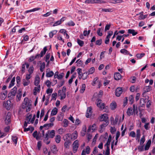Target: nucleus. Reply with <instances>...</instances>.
I'll return each mask as SVG.
<instances>
[{
	"label": "nucleus",
	"mask_w": 155,
	"mask_h": 155,
	"mask_svg": "<svg viewBox=\"0 0 155 155\" xmlns=\"http://www.w3.org/2000/svg\"><path fill=\"white\" fill-rule=\"evenodd\" d=\"M57 33V31L53 30L51 31L49 33V36L50 38H52L54 35H55Z\"/></svg>",
	"instance_id": "nucleus-33"
},
{
	"label": "nucleus",
	"mask_w": 155,
	"mask_h": 155,
	"mask_svg": "<svg viewBox=\"0 0 155 155\" xmlns=\"http://www.w3.org/2000/svg\"><path fill=\"white\" fill-rule=\"evenodd\" d=\"M57 94L56 93H53L52 95V99L51 100H55L56 99V97L57 96Z\"/></svg>",
	"instance_id": "nucleus-53"
},
{
	"label": "nucleus",
	"mask_w": 155,
	"mask_h": 155,
	"mask_svg": "<svg viewBox=\"0 0 155 155\" xmlns=\"http://www.w3.org/2000/svg\"><path fill=\"white\" fill-rule=\"evenodd\" d=\"M120 52L124 54H129V52L127 50L125 49H122L120 50Z\"/></svg>",
	"instance_id": "nucleus-36"
},
{
	"label": "nucleus",
	"mask_w": 155,
	"mask_h": 155,
	"mask_svg": "<svg viewBox=\"0 0 155 155\" xmlns=\"http://www.w3.org/2000/svg\"><path fill=\"white\" fill-rule=\"evenodd\" d=\"M119 77H120V78L122 77L119 73L116 72L114 74V78H118Z\"/></svg>",
	"instance_id": "nucleus-51"
},
{
	"label": "nucleus",
	"mask_w": 155,
	"mask_h": 155,
	"mask_svg": "<svg viewBox=\"0 0 155 155\" xmlns=\"http://www.w3.org/2000/svg\"><path fill=\"white\" fill-rule=\"evenodd\" d=\"M34 71V68L33 66H31L29 68L28 71L29 74H28L26 75V78H30L31 76V74H32L33 72Z\"/></svg>",
	"instance_id": "nucleus-15"
},
{
	"label": "nucleus",
	"mask_w": 155,
	"mask_h": 155,
	"mask_svg": "<svg viewBox=\"0 0 155 155\" xmlns=\"http://www.w3.org/2000/svg\"><path fill=\"white\" fill-rule=\"evenodd\" d=\"M58 94L59 95L61 96V100L65 98L66 97V93L63 92V91L61 90H59L58 91Z\"/></svg>",
	"instance_id": "nucleus-12"
},
{
	"label": "nucleus",
	"mask_w": 155,
	"mask_h": 155,
	"mask_svg": "<svg viewBox=\"0 0 155 155\" xmlns=\"http://www.w3.org/2000/svg\"><path fill=\"white\" fill-rule=\"evenodd\" d=\"M77 71L79 74V75L81 77L83 76L82 73V69L80 68H78L77 69Z\"/></svg>",
	"instance_id": "nucleus-47"
},
{
	"label": "nucleus",
	"mask_w": 155,
	"mask_h": 155,
	"mask_svg": "<svg viewBox=\"0 0 155 155\" xmlns=\"http://www.w3.org/2000/svg\"><path fill=\"white\" fill-rule=\"evenodd\" d=\"M91 128H92V130H93V131H94L96 129V124H94L91 126H91H89L87 130V132H88L91 130Z\"/></svg>",
	"instance_id": "nucleus-22"
},
{
	"label": "nucleus",
	"mask_w": 155,
	"mask_h": 155,
	"mask_svg": "<svg viewBox=\"0 0 155 155\" xmlns=\"http://www.w3.org/2000/svg\"><path fill=\"white\" fill-rule=\"evenodd\" d=\"M4 106L7 110H9L11 107V101L8 100L6 102Z\"/></svg>",
	"instance_id": "nucleus-16"
},
{
	"label": "nucleus",
	"mask_w": 155,
	"mask_h": 155,
	"mask_svg": "<svg viewBox=\"0 0 155 155\" xmlns=\"http://www.w3.org/2000/svg\"><path fill=\"white\" fill-rule=\"evenodd\" d=\"M12 139L13 141L16 144L17 142L18 137L16 136H12Z\"/></svg>",
	"instance_id": "nucleus-39"
},
{
	"label": "nucleus",
	"mask_w": 155,
	"mask_h": 155,
	"mask_svg": "<svg viewBox=\"0 0 155 155\" xmlns=\"http://www.w3.org/2000/svg\"><path fill=\"white\" fill-rule=\"evenodd\" d=\"M128 33L129 34H132V35L134 36L137 34V32H136L134 29H129L128 30Z\"/></svg>",
	"instance_id": "nucleus-25"
},
{
	"label": "nucleus",
	"mask_w": 155,
	"mask_h": 155,
	"mask_svg": "<svg viewBox=\"0 0 155 155\" xmlns=\"http://www.w3.org/2000/svg\"><path fill=\"white\" fill-rule=\"evenodd\" d=\"M87 136L88 141H89L92 137V135L89 133H87Z\"/></svg>",
	"instance_id": "nucleus-63"
},
{
	"label": "nucleus",
	"mask_w": 155,
	"mask_h": 155,
	"mask_svg": "<svg viewBox=\"0 0 155 155\" xmlns=\"http://www.w3.org/2000/svg\"><path fill=\"white\" fill-rule=\"evenodd\" d=\"M86 86L84 84H82L81 89L80 90V92L81 93H83L85 90Z\"/></svg>",
	"instance_id": "nucleus-45"
},
{
	"label": "nucleus",
	"mask_w": 155,
	"mask_h": 155,
	"mask_svg": "<svg viewBox=\"0 0 155 155\" xmlns=\"http://www.w3.org/2000/svg\"><path fill=\"white\" fill-rule=\"evenodd\" d=\"M97 84H98L99 88H100L102 85L101 81H99L97 78H94L92 84L93 86H95Z\"/></svg>",
	"instance_id": "nucleus-3"
},
{
	"label": "nucleus",
	"mask_w": 155,
	"mask_h": 155,
	"mask_svg": "<svg viewBox=\"0 0 155 155\" xmlns=\"http://www.w3.org/2000/svg\"><path fill=\"white\" fill-rule=\"evenodd\" d=\"M101 11L104 12H112L114 11L113 8H102Z\"/></svg>",
	"instance_id": "nucleus-23"
},
{
	"label": "nucleus",
	"mask_w": 155,
	"mask_h": 155,
	"mask_svg": "<svg viewBox=\"0 0 155 155\" xmlns=\"http://www.w3.org/2000/svg\"><path fill=\"white\" fill-rule=\"evenodd\" d=\"M92 113V108L91 107L88 108L86 114V116L87 118L90 117Z\"/></svg>",
	"instance_id": "nucleus-9"
},
{
	"label": "nucleus",
	"mask_w": 155,
	"mask_h": 155,
	"mask_svg": "<svg viewBox=\"0 0 155 155\" xmlns=\"http://www.w3.org/2000/svg\"><path fill=\"white\" fill-rule=\"evenodd\" d=\"M33 137L36 138L37 140H39V135H38V133L37 131L34 132L33 134Z\"/></svg>",
	"instance_id": "nucleus-27"
},
{
	"label": "nucleus",
	"mask_w": 155,
	"mask_h": 155,
	"mask_svg": "<svg viewBox=\"0 0 155 155\" xmlns=\"http://www.w3.org/2000/svg\"><path fill=\"white\" fill-rule=\"evenodd\" d=\"M108 115L106 114L102 115L100 117V120L101 121H108Z\"/></svg>",
	"instance_id": "nucleus-6"
},
{
	"label": "nucleus",
	"mask_w": 155,
	"mask_h": 155,
	"mask_svg": "<svg viewBox=\"0 0 155 155\" xmlns=\"http://www.w3.org/2000/svg\"><path fill=\"white\" fill-rule=\"evenodd\" d=\"M51 151L53 153H56L58 151L57 148L55 145H53L51 148Z\"/></svg>",
	"instance_id": "nucleus-24"
},
{
	"label": "nucleus",
	"mask_w": 155,
	"mask_h": 155,
	"mask_svg": "<svg viewBox=\"0 0 155 155\" xmlns=\"http://www.w3.org/2000/svg\"><path fill=\"white\" fill-rule=\"evenodd\" d=\"M40 78H35L34 81V84L35 86H37L39 85L40 83Z\"/></svg>",
	"instance_id": "nucleus-42"
},
{
	"label": "nucleus",
	"mask_w": 155,
	"mask_h": 155,
	"mask_svg": "<svg viewBox=\"0 0 155 155\" xmlns=\"http://www.w3.org/2000/svg\"><path fill=\"white\" fill-rule=\"evenodd\" d=\"M78 140H76L74 141L73 144V150L74 153H76L78 147Z\"/></svg>",
	"instance_id": "nucleus-4"
},
{
	"label": "nucleus",
	"mask_w": 155,
	"mask_h": 155,
	"mask_svg": "<svg viewBox=\"0 0 155 155\" xmlns=\"http://www.w3.org/2000/svg\"><path fill=\"white\" fill-rule=\"evenodd\" d=\"M30 78H25L23 80V84L24 86L28 85L30 83L29 79Z\"/></svg>",
	"instance_id": "nucleus-14"
},
{
	"label": "nucleus",
	"mask_w": 155,
	"mask_h": 155,
	"mask_svg": "<svg viewBox=\"0 0 155 155\" xmlns=\"http://www.w3.org/2000/svg\"><path fill=\"white\" fill-rule=\"evenodd\" d=\"M77 42L78 44H79V45L80 46H82L84 45V42L83 41H81L79 39H77Z\"/></svg>",
	"instance_id": "nucleus-48"
},
{
	"label": "nucleus",
	"mask_w": 155,
	"mask_h": 155,
	"mask_svg": "<svg viewBox=\"0 0 155 155\" xmlns=\"http://www.w3.org/2000/svg\"><path fill=\"white\" fill-rule=\"evenodd\" d=\"M143 146H144V145H140V146H139L138 147L137 149L139 151L141 152V151H143V150H144Z\"/></svg>",
	"instance_id": "nucleus-44"
},
{
	"label": "nucleus",
	"mask_w": 155,
	"mask_h": 155,
	"mask_svg": "<svg viewBox=\"0 0 155 155\" xmlns=\"http://www.w3.org/2000/svg\"><path fill=\"white\" fill-rule=\"evenodd\" d=\"M47 49L46 47H44L43 50L42 51L41 53V56L40 57H42L45 53L46 51H47Z\"/></svg>",
	"instance_id": "nucleus-34"
},
{
	"label": "nucleus",
	"mask_w": 155,
	"mask_h": 155,
	"mask_svg": "<svg viewBox=\"0 0 155 155\" xmlns=\"http://www.w3.org/2000/svg\"><path fill=\"white\" fill-rule=\"evenodd\" d=\"M78 136V133L76 131H75L71 135V139L74 140L77 138Z\"/></svg>",
	"instance_id": "nucleus-19"
},
{
	"label": "nucleus",
	"mask_w": 155,
	"mask_h": 155,
	"mask_svg": "<svg viewBox=\"0 0 155 155\" xmlns=\"http://www.w3.org/2000/svg\"><path fill=\"white\" fill-rule=\"evenodd\" d=\"M101 28H98V29L97 33L98 34V35L100 36H101L102 35V33L101 32Z\"/></svg>",
	"instance_id": "nucleus-59"
},
{
	"label": "nucleus",
	"mask_w": 155,
	"mask_h": 155,
	"mask_svg": "<svg viewBox=\"0 0 155 155\" xmlns=\"http://www.w3.org/2000/svg\"><path fill=\"white\" fill-rule=\"evenodd\" d=\"M104 122L102 124V126H104V127H106L109 124V122L108 121H104Z\"/></svg>",
	"instance_id": "nucleus-64"
},
{
	"label": "nucleus",
	"mask_w": 155,
	"mask_h": 155,
	"mask_svg": "<svg viewBox=\"0 0 155 155\" xmlns=\"http://www.w3.org/2000/svg\"><path fill=\"white\" fill-rule=\"evenodd\" d=\"M55 135V131L54 130H51L49 133V131H48L46 133L45 136L44 137V139L43 140L44 142L47 144H49L50 143V141H48L49 137L51 138H53Z\"/></svg>",
	"instance_id": "nucleus-1"
},
{
	"label": "nucleus",
	"mask_w": 155,
	"mask_h": 155,
	"mask_svg": "<svg viewBox=\"0 0 155 155\" xmlns=\"http://www.w3.org/2000/svg\"><path fill=\"white\" fill-rule=\"evenodd\" d=\"M40 9H41V8H34L33 9H31L30 10H27V11H26L25 12L26 13H28L29 12H35V11L39 10Z\"/></svg>",
	"instance_id": "nucleus-31"
},
{
	"label": "nucleus",
	"mask_w": 155,
	"mask_h": 155,
	"mask_svg": "<svg viewBox=\"0 0 155 155\" xmlns=\"http://www.w3.org/2000/svg\"><path fill=\"white\" fill-rule=\"evenodd\" d=\"M51 12H52L51 11H50V12H48L47 13H46V14H44L43 15V16L45 17H48L51 14Z\"/></svg>",
	"instance_id": "nucleus-56"
},
{
	"label": "nucleus",
	"mask_w": 155,
	"mask_h": 155,
	"mask_svg": "<svg viewBox=\"0 0 155 155\" xmlns=\"http://www.w3.org/2000/svg\"><path fill=\"white\" fill-rule=\"evenodd\" d=\"M117 104L115 102H113L110 105V107L112 110L115 109L117 107Z\"/></svg>",
	"instance_id": "nucleus-29"
},
{
	"label": "nucleus",
	"mask_w": 155,
	"mask_h": 155,
	"mask_svg": "<svg viewBox=\"0 0 155 155\" xmlns=\"http://www.w3.org/2000/svg\"><path fill=\"white\" fill-rule=\"evenodd\" d=\"M54 75V73L52 71H50L48 72H47L46 76L48 77H52Z\"/></svg>",
	"instance_id": "nucleus-38"
},
{
	"label": "nucleus",
	"mask_w": 155,
	"mask_h": 155,
	"mask_svg": "<svg viewBox=\"0 0 155 155\" xmlns=\"http://www.w3.org/2000/svg\"><path fill=\"white\" fill-rule=\"evenodd\" d=\"M45 110L44 109H42L41 111V114L40 116V118L42 117L44 115Z\"/></svg>",
	"instance_id": "nucleus-61"
},
{
	"label": "nucleus",
	"mask_w": 155,
	"mask_h": 155,
	"mask_svg": "<svg viewBox=\"0 0 155 155\" xmlns=\"http://www.w3.org/2000/svg\"><path fill=\"white\" fill-rule=\"evenodd\" d=\"M102 40L100 39L96 41V44L97 45H101L102 43Z\"/></svg>",
	"instance_id": "nucleus-55"
},
{
	"label": "nucleus",
	"mask_w": 155,
	"mask_h": 155,
	"mask_svg": "<svg viewBox=\"0 0 155 155\" xmlns=\"http://www.w3.org/2000/svg\"><path fill=\"white\" fill-rule=\"evenodd\" d=\"M97 105L101 109H103L105 107V105L104 103H101V100L100 99H97Z\"/></svg>",
	"instance_id": "nucleus-5"
},
{
	"label": "nucleus",
	"mask_w": 155,
	"mask_h": 155,
	"mask_svg": "<svg viewBox=\"0 0 155 155\" xmlns=\"http://www.w3.org/2000/svg\"><path fill=\"white\" fill-rule=\"evenodd\" d=\"M129 136L131 137L134 138L136 137V133L134 131H131L130 133Z\"/></svg>",
	"instance_id": "nucleus-46"
},
{
	"label": "nucleus",
	"mask_w": 155,
	"mask_h": 155,
	"mask_svg": "<svg viewBox=\"0 0 155 155\" xmlns=\"http://www.w3.org/2000/svg\"><path fill=\"white\" fill-rule=\"evenodd\" d=\"M143 12H141L139 13V14L140 15L138 18V19L140 20H143L144 19L143 15Z\"/></svg>",
	"instance_id": "nucleus-54"
},
{
	"label": "nucleus",
	"mask_w": 155,
	"mask_h": 155,
	"mask_svg": "<svg viewBox=\"0 0 155 155\" xmlns=\"http://www.w3.org/2000/svg\"><path fill=\"white\" fill-rule=\"evenodd\" d=\"M137 139L136 140H138V141L140 140L141 134H140V129H137Z\"/></svg>",
	"instance_id": "nucleus-30"
},
{
	"label": "nucleus",
	"mask_w": 155,
	"mask_h": 155,
	"mask_svg": "<svg viewBox=\"0 0 155 155\" xmlns=\"http://www.w3.org/2000/svg\"><path fill=\"white\" fill-rule=\"evenodd\" d=\"M70 142L69 141H66L64 143V147L65 148H68L69 146Z\"/></svg>",
	"instance_id": "nucleus-52"
},
{
	"label": "nucleus",
	"mask_w": 155,
	"mask_h": 155,
	"mask_svg": "<svg viewBox=\"0 0 155 155\" xmlns=\"http://www.w3.org/2000/svg\"><path fill=\"white\" fill-rule=\"evenodd\" d=\"M134 112V110H133V108L131 107L128 108L127 111V114L129 116L132 115Z\"/></svg>",
	"instance_id": "nucleus-18"
},
{
	"label": "nucleus",
	"mask_w": 155,
	"mask_h": 155,
	"mask_svg": "<svg viewBox=\"0 0 155 155\" xmlns=\"http://www.w3.org/2000/svg\"><path fill=\"white\" fill-rule=\"evenodd\" d=\"M31 106V104L29 102L28 98L27 97L25 98L22 104V108L25 109L27 107Z\"/></svg>",
	"instance_id": "nucleus-2"
},
{
	"label": "nucleus",
	"mask_w": 155,
	"mask_h": 155,
	"mask_svg": "<svg viewBox=\"0 0 155 155\" xmlns=\"http://www.w3.org/2000/svg\"><path fill=\"white\" fill-rule=\"evenodd\" d=\"M22 96V90L20 89L18 90L16 96V100L17 101H20Z\"/></svg>",
	"instance_id": "nucleus-10"
},
{
	"label": "nucleus",
	"mask_w": 155,
	"mask_h": 155,
	"mask_svg": "<svg viewBox=\"0 0 155 155\" xmlns=\"http://www.w3.org/2000/svg\"><path fill=\"white\" fill-rule=\"evenodd\" d=\"M55 141L57 143H60L61 140V136L59 135H57L55 136Z\"/></svg>",
	"instance_id": "nucleus-35"
},
{
	"label": "nucleus",
	"mask_w": 155,
	"mask_h": 155,
	"mask_svg": "<svg viewBox=\"0 0 155 155\" xmlns=\"http://www.w3.org/2000/svg\"><path fill=\"white\" fill-rule=\"evenodd\" d=\"M116 131V129L115 127H111L110 129V131L112 134H114V132Z\"/></svg>",
	"instance_id": "nucleus-57"
},
{
	"label": "nucleus",
	"mask_w": 155,
	"mask_h": 155,
	"mask_svg": "<svg viewBox=\"0 0 155 155\" xmlns=\"http://www.w3.org/2000/svg\"><path fill=\"white\" fill-rule=\"evenodd\" d=\"M17 88L16 87H14L11 90V91L10 93L8 94V95L9 96H15L17 93Z\"/></svg>",
	"instance_id": "nucleus-7"
},
{
	"label": "nucleus",
	"mask_w": 155,
	"mask_h": 155,
	"mask_svg": "<svg viewBox=\"0 0 155 155\" xmlns=\"http://www.w3.org/2000/svg\"><path fill=\"white\" fill-rule=\"evenodd\" d=\"M94 1V3H102L104 2L103 1H101L100 0H93Z\"/></svg>",
	"instance_id": "nucleus-62"
},
{
	"label": "nucleus",
	"mask_w": 155,
	"mask_h": 155,
	"mask_svg": "<svg viewBox=\"0 0 155 155\" xmlns=\"http://www.w3.org/2000/svg\"><path fill=\"white\" fill-rule=\"evenodd\" d=\"M58 87H60L62 86L64 83V80L62 78H58Z\"/></svg>",
	"instance_id": "nucleus-17"
},
{
	"label": "nucleus",
	"mask_w": 155,
	"mask_h": 155,
	"mask_svg": "<svg viewBox=\"0 0 155 155\" xmlns=\"http://www.w3.org/2000/svg\"><path fill=\"white\" fill-rule=\"evenodd\" d=\"M7 91H5V92H2L1 93V99L2 100H4L7 96Z\"/></svg>",
	"instance_id": "nucleus-26"
},
{
	"label": "nucleus",
	"mask_w": 155,
	"mask_h": 155,
	"mask_svg": "<svg viewBox=\"0 0 155 155\" xmlns=\"http://www.w3.org/2000/svg\"><path fill=\"white\" fill-rule=\"evenodd\" d=\"M151 143V140H149L147 142L145 147L144 149L145 150H148L150 146Z\"/></svg>",
	"instance_id": "nucleus-20"
},
{
	"label": "nucleus",
	"mask_w": 155,
	"mask_h": 155,
	"mask_svg": "<svg viewBox=\"0 0 155 155\" xmlns=\"http://www.w3.org/2000/svg\"><path fill=\"white\" fill-rule=\"evenodd\" d=\"M15 78H12V79L11 80V82L8 86V87L9 88H11L14 85L15 81Z\"/></svg>",
	"instance_id": "nucleus-37"
},
{
	"label": "nucleus",
	"mask_w": 155,
	"mask_h": 155,
	"mask_svg": "<svg viewBox=\"0 0 155 155\" xmlns=\"http://www.w3.org/2000/svg\"><path fill=\"white\" fill-rule=\"evenodd\" d=\"M104 127V126H102V125H100V128L99 131L100 133H102L104 130V127Z\"/></svg>",
	"instance_id": "nucleus-60"
},
{
	"label": "nucleus",
	"mask_w": 155,
	"mask_h": 155,
	"mask_svg": "<svg viewBox=\"0 0 155 155\" xmlns=\"http://www.w3.org/2000/svg\"><path fill=\"white\" fill-rule=\"evenodd\" d=\"M45 63L44 62H43L41 65L40 67V70L41 71L43 72L45 68Z\"/></svg>",
	"instance_id": "nucleus-40"
},
{
	"label": "nucleus",
	"mask_w": 155,
	"mask_h": 155,
	"mask_svg": "<svg viewBox=\"0 0 155 155\" xmlns=\"http://www.w3.org/2000/svg\"><path fill=\"white\" fill-rule=\"evenodd\" d=\"M11 116V113H8L6 116L5 120V123L7 124H8L10 122Z\"/></svg>",
	"instance_id": "nucleus-8"
},
{
	"label": "nucleus",
	"mask_w": 155,
	"mask_h": 155,
	"mask_svg": "<svg viewBox=\"0 0 155 155\" xmlns=\"http://www.w3.org/2000/svg\"><path fill=\"white\" fill-rule=\"evenodd\" d=\"M58 109L56 108H54L51 112V115L53 116L55 115L57 113Z\"/></svg>",
	"instance_id": "nucleus-32"
},
{
	"label": "nucleus",
	"mask_w": 155,
	"mask_h": 155,
	"mask_svg": "<svg viewBox=\"0 0 155 155\" xmlns=\"http://www.w3.org/2000/svg\"><path fill=\"white\" fill-rule=\"evenodd\" d=\"M145 100L143 98H140V105H143L145 104Z\"/></svg>",
	"instance_id": "nucleus-50"
},
{
	"label": "nucleus",
	"mask_w": 155,
	"mask_h": 155,
	"mask_svg": "<svg viewBox=\"0 0 155 155\" xmlns=\"http://www.w3.org/2000/svg\"><path fill=\"white\" fill-rule=\"evenodd\" d=\"M151 90V87L150 86H146L143 88L144 93H146Z\"/></svg>",
	"instance_id": "nucleus-21"
},
{
	"label": "nucleus",
	"mask_w": 155,
	"mask_h": 155,
	"mask_svg": "<svg viewBox=\"0 0 155 155\" xmlns=\"http://www.w3.org/2000/svg\"><path fill=\"white\" fill-rule=\"evenodd\" d=\"M122 92V88L118 87L115 91V94L117 97H119Z\"/></svg>",
	"instance_id": "nucleus-11"
},
{
	"label": "nucleus",
	"mask_w": 155,
	"mask_h": 155,
	"mask_svg": "<svg viewBox=\"0 0 155 155\" xmlns=\"http://www.w3.org/2000/svg\"><path fill=\"white\" fill-rule=\"evenodd\" d=\"M110 154V149L109 147H107V149L106 150L105 155H109Z\"/></svg>",
	"instance_id": "nucleus-58"
},
{
	"label": "nucleus",
	"mask_w": 155,
	"mask_h": 155,
	"mask_svg": "<svg viewBox=\"0 0 155 155\" xmlns=\"http://www.w3.org/2000/svg\"><path fill=\"white\" fill-rule=\"evenodd\" d=\"M144 53H142L141 54H136V57L138 58H141L145 55Z\"/></svg>",
	"instance_id": "nucleus-49"
},
{
	"label": "nucleus",
	"mask_w": 155,
	"mask_h": 155,
	"mask_svg": "<svg viewBox=\"0 0 155 155\" xmlns=\"http://www.w3.org/2000/svg\"><path fill=\"white\" fill-rule=\"evenodd\" d=\"M145 141V137L144 136H143L142 138H141L140 142V145H143V143H144Z\"/></svg>",
	"instance_id": "nucleus-43"
},
{
	"label": "nucleus",
	"mask_w": 155,
	"mask_h": 155,
	"mask_svg": "<svg viewBox=\"0 0 155 155\" xmlns=\"http://www.w3.org/2000/svg\"><path fill=\"white\" fill-rule=\"evenodd\" d=\"M95 69L94 67L91 68L87 72H86V75L93 74L94 71Z\"/></svg>",
	"instance_id": "nucleus-28"
},
{
	"label": "nucleus",
	"mask_w": 155,
	"mask_h": 155,
	"mask_svg": "<svg viewBox=\"0 0 155 155\" xmlns=\"http://www.w3.org/2000/svg\"><path fill=\"white\" fill-rule=\"evenodd\" d=\"M41 90V86L38 85L37 87H35L34 88V94L36 95L37 93H39Z\"/></svg>",
	"instance_id": "nucleus-13"
},
{
	"label": "nucleus",
	"mask_w": 155,
	"mask_h": 155,
	"mask_svg": "<svg viewBox=\"0 0 155 155\" xmlns=\"http://www.w3.org/2000/svg\"><path fill=\"white\" fill-rule=\"evenodd\" d=\"M63 126L64 127H67L68 124V121L66 119H64L63 122Z\"/></svg>",
	"instance_id": "nucleus-41"
}]
</instances>
